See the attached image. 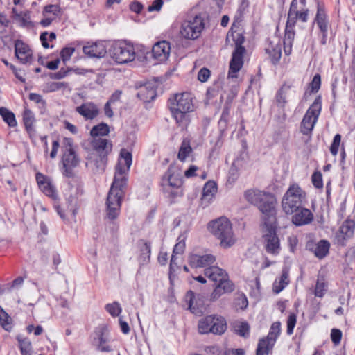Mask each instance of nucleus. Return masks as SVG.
Listing matches in <instances>:
<instances>
[{
	"mask_svg": "<svg viewBox=\"0 0 355 355\" xmlns=\"http://www.w3.org/2000/svg\"><path fill=\"white\" fill-rule=\"evenodd\" d=\"M132 163V153L127 149L122 148L115 166L114 180L106 200V215L111 220H115L120 214L124 188L127 184L128 172Z\"/></svg>",
	"mask_w": 355,
	"mask_h": 355,
	"instance_id": "obj_1",
	"label": "nucleus"
},
{
	"mask_svg": "<svg viewBox=\"0 0 355 355\" xmlns=\"http://www.w3.org/2000/svg\"><path fill=\"white\" fill-rule=\"evenodd\" d=\"M193 100L189 92L176 94L168 100L172 116L182 129L186 128L191 121L189 114L194 110Z\"/></svg>",
	"mask_w": 355,
	"mask_h": 355,
	"instance_id": "obj_2",
	"label": "nucleus"
},
{
	"mask_svg": "<svg viewBox=\"0 0 355 355\" xmlns=\"http://www.w3.org/2000/svg\"><path fill=\"white\" fill-rule=\"evenodd\" d=\"M245 200L257 206L262 214V220H273L277 215V201L273 195L257 189H248L244 193Z\"/></svg>",
	"mask_w": 355,
	"mask_h": 355,
	"instance_id": "obj_3",
	"label": "nucleus"
},
{
	"mask_svg": "<svg viewBox=\"0 0 355 355\" xmlns=\"http://www.w3.org/2000/svg\"><path fill=\"white\" fill-rule=\"evenodd\" d=\"M205 276L217 283L211 295L212 300H218L222 295L229 293L234 290V284L229 279L228 274L218 266H211L205 269Z\"/></svg>",
	"mask_w": 355,
	"mask_h": 355,
	"instance_id": "obj_4",
	"label": "nucleus"
},
{
	"mask_svg": "<svg viewBox=\"0 0 355 355\" xmlns=\"http://www.w3.org/2000/svg\"><path fill=\"white\" fill-rule=\"evenodd\" d=\"M209 232L218 240L220 245L223 248L232 247L236 242L232 226L230 221L225 217H220L208 224Z\"/></svg>",
	"mask_w": 355,
	"mask_h": 355,
	"instance_id": "obj_5",
	"label": "nucleus"
},
{
	"mask_svg": "<svg viewBox=\"0 0 355 355\" xmlns=\"http://www.w3.org/2000/svg\"><path fill=\"white\" fill-rule=\"evenodd\" d=\"M306 192L297 184H292L284 194L282 199V207L286 214H292L297 209L301 208L306 200Z\"/></svg>",
	"mask_w": 355,
	"mask_h": 355,
	"instance_id": "obj_6",
	"label": "nucleus"
},
{
	"mask_svg": "<svg viewBox=\"0 0 355 355\" xmlns=\"http://www.w3.org/2000/svg\"><path fill=\"white\" fill-rule=\"evenodd\" d=\"M231 35L235 43V49L230 62L228 77L236 78L237 77L236 73L243 64V55L245 53V49L242 45L245 42V37L241 33L238 31H232Z\"/></svg>",
	"mask_w": 355,
	"mask_h": 355,
	"instance_id": "obj_7",
	"label": "nucleus"
},
{
	"mask_svg": "<svg viewBox=\"0 0 355 355\" xmlns=\"http://www.w3.org/2000/svg\"><path fill=\"white\" fill-rule=\"evenodd\" d=\"M263 223V239L267 252L277 255L280 251V241L277 235V217L269 220L268 218L262 220Z\"/></svg>",
	"mask_w": 355,
	"mask_h": 355,
	"instance_id": "obj_8",
	"label": "nucleus"
},
{
	"mask_svg": "<svg viewBox=\"0 0 355 355\" xmlns=\"http://www.w3.org/2000/svg\"><path fill=\"white\" fill-rule=\"evenodd\" d=\"M108 52L112 60L121 64L133 61L136 55L133 45L123 40L113 43Z\"/></svg>",
	"mask_w": 355,
	"mask_h": 355,
	"instance_id": "obj_9",
	"label": "nucleus"
},
{
	"mask_svg": "<svg viewBox=\"0 0 355 355\" xmlns=\"http://www.w3.org/2000/svg\"><path fill=\"white\" fill-rule=\"evenodd\" d=\"M162 190L172 197L181 195L180 188L182 184L181 173L180 170L170 166L162 179Z\"/></svg>",
	"mask_w": 355,
	"mask_h": 355,
	"instance_id": "obj_10",
	"label": "nucleus"
},
{
	"mask_svg": "<svg viewBox=\"0 0 355 355\" xmlns=\"http://www.w3.org/2000/svg\"><path fill=\"white\" fill-rule=\"evenodd\" d=\"M321 98L318 96L307 110L300 124V132L305 135H310L318 121L321 112Z\"/></svg>",
	"mask_w": 355,
	"mask_h": 355,
	"instance_id": "obj_11",
	"label": "nucleus"
},
{
	"mask_svg": "<svg viewBox=\"0 0 355 355\" xmlns=\"http://www.w3.org/2000/svg\"><path fill=\"white\" fill-rule=\"evenodd\" d=\"M198 331L200 334L213 333L222 334L226 330V321L221 316L208 315L201 319L198 322Z\"/></svg>",
	"mask_w": 355,
	"mask_h": 355,
	"instance_id": "obj_12",
	"label": "nucleus"
},
{
	"mask_svg": "<svg viewBox=\"0 0 355 355\" xmlns=\"http://www.w3.org/2000/svg\"><path fill=\"white\" fill-rule=\"evenodd\" d=\"M204 27L203 19L200 16H195L182 24L180 34L185 39L196 40L200 37Z\"/></svg>",
	"mask_w": 355,
	"mask_h": 355,
	"instance_id": "obj_13",
	"label": "nucleus"
},
{
	"mask_svg": "<svg viewBox=\"0 0 355 355\" xmlns=\"http://www.w3.org/2000/svg\"><path fill=\"white\" fill-rule=\"evenodd\" d=\"M65 150L62 156V163L64 168V175L67 177L72 176L71 169L78 164V159L72 148V141L69 139H65Z\"/></svg>",
	"mask_w": 355,
	"mask_h": 355,
	"instance_id": "obj_14",
	"label": "nucleus"
},
{
	"mask_svg": "<svg viewBox=\"0 0 355 355\" xmlns=\"http://www.w3.org/2000/svg\"><path fill=\"white\" fill-rule=\"evenodd\" d=\"M216 257L206 252H193L189 257V263L191 267L203 268L212 264L215 262Z\"/></svg>",
	"mask_w": 355,
	"mask_h": 355,
	"instance_id": "obj_15",
	"label": "nucleus"
},
{
	"mask_svg": "<svg viewBox=\"0 0 355 355\" xmlns=\"http://www.w3.org/2000/svg\"><path fill=\"white\" fill-rule=\"evenodd\" d=\"M309 10L303 9L298 10V3L297 0H292L288 12L287 23L290 26H295L297 20L306 22L308 20Z\"/></svg>",
	"mask_w": 355,
	"mask_h": 355,
	"instance_id": "obj_16",
	"label": "nucleus"
},
{
	"mask_svg": "<svg viewBox=\"0 0 355 355\" xmlns=\"http://www.w3.org/2000/svg\"><path fill=\"white\" fill-rule=\"evenodd\" d=\"M35 178L39 188L46 196L52 199L58 198L56 189L49 177L38 172L36 173Z\"/></svg>",
	"mask_w": 355,
	"mask_h": 355,
	"instance_id": "obj_17",
	"label": "nucleus"
},
{
	"mask_svg": "<svg viewBox=\"0 0 355 355\" xmlns=\"http://www.w3.org/2000/svg\"><path fill=\"white\" fill-rule=\"evenodd\" d=\"M291 215V222L297 227L309 225L311 223L314 219V216L311 211L302 206L301 208L297 209Z\"/></svg>",
	"mask_w": 355,
	"mask_h": 355,
	"instance_id": "obj_18",
	"label": "nucleus"
},
{
	"mask_svg": "<svg viewBox=\"0 0 355 355\" xmlns=\"http://www.w3.org/2000/svg\"><path fill=\"white\" fill-rule=\"evenodd\" d=\"M15 54L21 64L31 63L33 62L32 50L21 40L15 41Z\"/></svg>",
	"mask_w": 355,
	"mask_h": 355,
	"instance_id": "obj_19",
	"label": "nucleus"
},
{
	"mask_svg": "<svg viewBox=\"0 0 355 355\" xmlns=\"http://www.w3.org/2000/svg\"><path fill=\"white\" fill-rule=\"evenodd\" d=\"M170 52V43L165 40L157 42L152 48L153 58L156 60L157 62L166 61L169 57Z\"/></svg>",
	"mask_w": 355,
	"mask_h": 355,
	"instance_id": "obj_20",
	"label": "nucleus"
},
{
	"mask_svg": "<svg viewBox=\"0 0 355 355\" xmlns=\"http://www.w3.org/2000/svg\"><path fill=\"white\" fill-rule=\"evenodd\" d=\"M306 248L312 252L317 258L322 259L328 254L330 243L327 240H320L318 243L309 241L306 245Z\"/></svg>",
	"mask_w": 355,
	"mask_h": 355,
	"instance_id": "obj_21",
	"label": "nucleus"
},
{
	"mask_svg": "<svg viewBox=\"0 0 355 355\" xmlns=\"http://www.w3.org/2000/svg\"><path fill=\"white\" fill-rule=\"evenodd\" d=\"M83 53L91 58H103L107 53L106 46L103 42L87 43L83 48Z\"/></svg>",
	"mask_w": 355,
	"mask_h": 355,
	"instance_id": "obj_22",
	"label": "nucleus"
},
{
	"mask_svg": "<svg viewBox=\"0 0 355 355\" xmlns=\"http://www.w3.org/2000/svg\"><path fill=\"white\" fill-rule=\"evenodd\" d=\"M217 189V184L214 181H208L204 185L202 197L200 198L201 205L203 206V207H207L213 201Z\"/></svg>",
	"mask_w": 355,
	"mask_h": 355,
	"instance_id": "obj_23",
	"label": "nucleus"
},
{
	"mask_svg": "<svg viewBox=\"0 0 355 355\" xmlns=\"http://www.w3.org/2000/svg\"><path fill=\"white\" fill-rule=\"evenodd\" d=\"M155 83L147 82L141 85L137 92V97L144 102H150L156 96V89Z\"/></svg>",
	"mask_w": 355,
	"mask_h": 355,
	"instance_id": "obj_24",
	"label": "nucleus"
},
{
	"mask_svg": "<svg viewBox=\"0 0 355 355\" xmlns=\"http://www.w3.org/2000/svg\"><path fill=\"white\" fill-rule=\"evenodd\" d=\"M137 248L139 250V261L141 266L147 264L150 261L151 254L150 243L144 240L140 239L137 241Z\"/></svg>",
	"mask_w": 355,
	"mask_h": 355,
	"instance_id": "obj_25",
	"label": "nucleus"
},
{
	"mask_svg": "<svg viewBox=\"0 0 355 355\" xmlns=\"http://www.w3.org/2000/svg\"><path fill=\"white\" fill-rule=\"evenodd\" d=\"M76 111L87 120L94 119L99 113L98 108L92 103H83L80 106H78Z\"/></svg>",
	"mask_w": 355,
	"mask_h": 355,
	"instance_id": "obj_26",
	"label": "nucleus"
},
{
	"mask_svg": "<svg viewBox=\"0 0 355 355\" xmlns=\"http://www.w3.org/2000/svg\"><path fill=\"white\" fill-rule=\"evenodd\" d=\"M92 146L97 153L107 155L112 150V144L107 139L95 137L92 141Z\"/></svg>",
	"mask_w": 355,
	"mask_h": 355,
	"instance_id": "obj_27",
	"label": "nucleus"
},
{
	"mask_svg": "<svg viewBox=\"0 0 355 355\" xmlns=\"http://www.w3.org/2000/svg\"><path fill=\"white\" fill-rule=\"evenodd\" d=\"M315 21L323 34V37H325L328 31V22L327 20V15L324 10L320 7L318 8Z\"/></svg>",
	"mask_w": 355,
	"mask_h": 355,
	"instance_id": "obj_28",
	"label": "nucleus"
},
{
	"mask_svg": "<svg viewBox=\"0 0 355 355\" xmlns=\"http://www.w3.org/2000/svg\"><path fill=\"white\" fill-rule=\"evenodd\" d=\"M355 223L353 220H347L340 226L338 236H341L343 240L351 238L354 234Z\"/></svg>",
	"mask_w": 355,
	"mask_h": 355,
	"instance_id": "obj_29",
	"label": "nucleus"
},
{
	"mask_svg": "<svg viewBox=\"0 0 355 355\" xmlns=\"http://www.w3.org/2000/svg\"><path fill=\"white\" fill-rule=\"evenodd\" d=\"M185 248V243L183 241H179L175 244L173 248V254L170 262V271H175L177 267L176 259L178 254H181Z\"/></svg>",
	"mask_w": 355,
	"mask_h": 355,
	"instance_id": "obj_30",
	"label": "nucleus"
},
{
	"mask_svg": "<svg viewBox=\"0 0 355 355\" xmlns=\"http://www.w3.org/2000/svg\"><path fill=\"white\" fill-rule=\"evenodd\" d=\"M288 272L286 270H283L279 279L275 280L273 284L272 289L274 293H280L288 284Z\"/></svg>",
	"mask_w": 355,
	"mask_h": 355,
	"instance_id": "obj_31",
	"label": "nucleus"
},
{
	"mask_svg": "<svg viewBox=\"0 0 355 355\" xmlns=\"http://www.w3.org/2000/svg\"><path fill=\"white\" fill-rule=\"evenodd\" d=\"M327 291V284L322 276H318L314 289V295L318 297H322Z\"/></svg>",
	"mask_w": 355,
	"mask_h": 355,
	"instance_id": "obj_32",
	"label": "nucleus"
},
{
	"mask_svg": "<svg viewBox=\"0 0 355 355\" xmlns=\"http://www.w3.org/2000/svg\"><path fill=\"white\" fill-rule=\"evenodd\" d=\"M266 53H268L270 61L273 64H276L279 61L282 57V48L279 45L275 46H270L266 49Z\"/></svg>",
	"mask_w": 355,
	"mask_h": 355,
	"instance_id": "obj_33",
	"label": "nucleus"
},
{
	"mask_svg": "<svg viewBox=\"0 0 355 355\" xmlns=\"http://www.w3.org/2000/svg\"><path fill=\"white\" fill-rule=\"evenodd\" d=\"M0 115L10 127H15L17 125L15 114L7 108L3 107H0Z\"/></svg>",
	"mask_w": 355,
	"mask_h": 355,
	"instance_id": "obj_34",
	"label": "nucleus"
},
{
	"mask_svg": "<svg viewBox=\"0 0 355 355\" xmlns=\"http://www.w3.org/2000/svg\"><path fill=\"white\" fill-rule=\"evenodd\" d=\"M110 132L109 126L105 123H100L92 128L90 131V135L94 138L99 137L100 136L107 135Z\"/></svg>",
	"mask_w": 355,
	"mask_h": 355,
	"instance_id": "obj_35",
	"label": "nucleus"
},
{
	"mask_svg": "<svg viewBox=\"0 0 355 355\" xmlns=\"http://www.w3.org/2000/svg\"><path fill=\"white\" fill-rule=\"evenodd\" d=\"M16 20L20 23V26L26 28H33L34 26L31 20L29 12L16 13Z\"/></svg>",
	"mask_w": 355,
	"mask_h": 355,
	"instance_id": "obj_36",
	"label": "nucleus"
},
{
	"mask_svg": "<svg viewBox=\"0 0 355 355\" xmlns=\"http://www.w3.org/2000/svg\"><path fill=\"white\" fill-rule=\"evenodd\" d=\"M192 148L190 146V143L187 140H183L181 144L178 157V159L183 162L185 159L189 156V155L191 153Z\"/></svg>",
	"mask_w": 355,
	"mask_h": 355,
	"instance_id": "obj_37",
	"label": "nucleus"
},
{
	"mask_svg": "<svg viewBox=\"0 0 355 355\" xmlns=\"http://www.w3.org/2000/svg\"><path fill=\"white\" fill-rule=\"evenodd\" d=\"M272 347L273 345H270L268 340L262 338L258 343L256 355H268L269 351Z\"/></svg>",
	"mask_w": 355,
	"mask_h": 355,
	"instance_id": "obj_38",
	"label": "nucleus"
},
{
	"mask_svg": "<svg viewBox=\"0 0 355 355\" xmlns=\"http://www.w3.org/2000/svg\"><path fill=\"white\" fill-rule=\"evenodd\" d=\"M61 12V8L58 4H50L44 6L42 15L44 17L52 15L53 17L58 16Z\"/></svg>",
	"mask_w": 355,
	"mask_h": 355,
	"instance_id": "obj_39",
	"label": "nucleus"
},
{
	"mask_svg": "<svg viewBox=\"0 0 355 355\" xmlns=\"http://www.w3.org/2000/svg\"><path fill=\"white\" fill-rule=\"evenodd\" d=\"M69 87L68 83L66 82H51L45 85L46 92H53L60 89H65Z\"/></svg>",
	"mask_w": 355,
	"mask_h": 355,
	"instance_id": "obj_40",
	"label": "nucleus"
},
{
	"mask_svg": "<svg viewBox=\"0 0 355 355\" xmlns=\"http://www.w3.org/2000/svg\"><path fill=\"white\" fill-rule=\"evenodd\" d=\"M294 28L295 26H290L289 24L286 22L284 41L285 45H288L289 46H292L295 35Z\"/></svg>",
	"mask_w": 355,
	"mask_h": 355,
	"instance_id": "obj_41",
	"label": "nucleus"
},
{
	"mask_svg": "<svg viewBox=\"0 0 355 355\" xmlns=\"http://www.w3.org/2000/svg\"><path fill=\"white\" fill-rule=\"evenodd\" d=\"M23 121L26 130H31L35 121L34 114L29 109H25L23 113Z\"/></svg>",
	"mask_w": 355,
	"mask_h": 355,
	"instance_id": "obj_42",
	"label": "nucleus"
},
{
	"mask_svg": "<svg viewBox=\"0 0 355 355\" xmlns=\"http://www.w3.org/2000/svg\"><path fill=\"white\" fill-rule=\"evenodd\" d=\"M10 318L8 314L0 306V323L1 327L6 331H9L12 326Z\"/></svg>",
	"mask_w": 355,
	"mask_h": 355,
	"instance_id": "obj_43",
	"label": "nucleus"
},
{
	"mask_svg": "<svg viewBox=\"0 0 355 355\" xmlns=\"http://www.w3.org/2000/svg\"><path fill=\"white\" fill-rule=\"evenodd\" d=\"M56 38V35L55 33L52 32L49 34L47 32H44L40 35V39L42 42V44L44 48L48 49L49 47H53V46H50L48 41L52 42L55 40Z\"/></svg>",
	"mask_w": 355,
	"mask_h": 355,
	"instance_id": "obj_44",
	"label": "nucleus"
},
{
	"mask_svg": "<svg viewBox=\"0 0 355 355\" xmlns=\"http://www.w3.org/2000/svg\"><path fill=\"white\" fill-rule=\"evenodd\" d=\"M105 309L113 317L118 316L122 311L119 303L117 302H114L112 304H107L105 306Z\"/></svg>",
	"mask_w": 355,
	"mask_h": 355,
	"instance_id": "obj_45",
	"label": "nucleus"
},
{
	"mask_svg": "<svg viewBox=\"0 0 355 355\" xmlns=\"http://www.w3.org/2000/svg\"><path fill=\"white\" fill-rule=\"evenodd\" d=\"M235 331L241 336L246 337L249 335L250 327L247 322H239L234 326Z\"/></svg>",
	"mask_w": 355,
	"mask_h": 355,
	"instance_id": "obj_46",
	"label": "nucleus"
},
{
	"mask_svg": "<svg viewBox=\"0 0 355 355\" xmlns=\"http://www.w3.org/2000/svg\"><path fill=\"white\" fill-rule=\"evenodd\" d=\"M108 340L104 336V334L101 333L99 336V344L98 349L102 352H110L112 350L111 346L107 344Z\"/></svg>",
	"mask_w": 355,
	"mask_h": 355,
	"instance_id": "obj_47",
	"label": "nucleus"
},
{
	"mask_svg": "<svg viewBox=\"0 0 355 355\" xmlns=\"http://www.w3.org/2000/svg\"><path fill=\"white\" fill-rule=\"evenodd\" d=\"M341 142V135L340 134H336L334 139L333 141L330 146V152L332 155H337L339 150V146Z\"/></svg>",
	"mask_w": 355,
	"mask_h": 355,
	"instance_id": "obj_48",
	"label": "nucleus"
},
{
	"mask_svg": "<svg viewBox=\"0 0 355 355\" xmlns=\"http://www.w3.org/2000/svg\"><path fill=\"white\" fill-rule=\"evenodd\" d=\"M312 183L315 188L320 189L323 187L322 175L320 171H315L311 177Z\"/></svg>",
	"mask_w": 355,
	"mask_h": 355,
	"instance_id": "obj_49",
	"label": "nucleus"
},
{
	"mask_svg": "<svg viewBox=\"0 0 355 355\" xmlns=\"http://www.w3.org/2000/svg\"><path fill=\"white\" fill-rule=\"evenodd\" d=\"M297 321L296 315L294 313H291L287 320V334L288 335H291L293 333V329L295 326Z\"/></svg>",
	"mask_w": 355,
	"mask_h": 355,
	"instance_id": "obj_50",
	"label": "nucleus"
},
{
	"mask_svg": "<svg viewBox=\"0 0 355 355\" xmlns=\"http://www.w3.org/2000/svg\"><path fill=\"white\" fill-rule=\"evenodd\" d=\"M320 85H321V77L319 74H315L313 76V80L309 85V86L311 87V92L313 93L317 92L320 87Z\"/></svg>",
	"mask_w": 355,
	"mask_h": 355,
	"instance_id": "obj_51",
	"label": "nucleus"
},
{
	"mask_svg": "<svg viewBox=\"0 0 355 355\" xmlns=\"http://www.w3.org/2000/svg\"><path fill=\"white\" fill-rule=\"evenodd\" d=\"M186 300L188 301L189 309L191 311L194 312V310L196 309L197 305L195 303L196 295L192 291H189L187 293Z\"/></svg>",
	"mask_w": 355,
	"mask_h": 355,
	"instance_id": "obj_52",
	"label": "nucleus"
},
{
	"mask_svg": "<svg viewBox=\"0 0 355 355\" xmlns=\"http://www.w3.org/2000/svg\"><path fill=\"white\" fill-rule=\"evenodd\" d=\"M75 51L73 47H64L60 52V57L64 62L69 60Z\"/></svg>",
	"mask_w": 355,
	"mask_h": 355,
	"instance_id": "obj_53",
	"label": "nucleus"
},
{
	"mask_svg": "<svg viewBox=\"0 0 355 355\" xmlns=\"http://www.w3.org/2000/svg\"><path fill=\"white\" fill-rule=\"evenodd\" d=\"M342 338V331L338 329H333L331 332V339L335 345L340 344Z\"/></svg>",
	"mask_w": 355,
	"mask_h": 355,
	"instance_id": "obj_54",
	"label": "nucleus"
},
{
	"mask_svg": "<svg viewBox=\"0 0 355 355\" xmlns=\"http://www.w3.org/2000/svg\"><path fill=\"white\" fill-rule=\"evenodd\" d=\"M210 76V71L207 68L201 69L198 73V79L202 82H206Z\"/></svg>",
	"mask_w": 355,
	"mask_h": 355,
	"instance_id": "obj_55",
	"label": "nucleus"
},
{
	"mask_svg": "<svg viewBox=\"0 0 355 355\" xmlns=\"http://www.w3.org/2000/svg\"><path fill=\"white\" fill-rule=\"evenodd\" d=\"M19 348L21 352H26V351H31V343L27 339L20 340Z\"/></svg>",
	"mask_w": 355,
	"mask_h": 355,
	"instance_id": "obj_56",
	"label": "nucleus"
},
{
	"mask_svg": "<svg viewBox=\"0 0 355 355\" xmlns=\"http://www.w3.org/2000/svg\"><path fill=\"white\" fill-rule=\"evenodd\" d=\"M163 5V0H154L150 6H148V11H159Z\"/></svg>",
	"mask_w": 355,
	"mask_h": 355,
	"instance_id": "obj_57",
	"label": "nucleus"
},
{
	"mask_svg": "<svg viewBox=\"0 0 355 355\" xmlns=\"http://www.w3.org/2000/svg\"><path fill=\"white\" fill-rule=\"evenodd\" d=\"M29 99L35 103L39 104H44L45 101L43 100L42 96L35 93H31L29 94Z\"/></svg>",
	"mask_w": 355,
	"mask_h": 355,
	"instance_id": "obj_58",
	"label": "nucleus"
},
{
	"mask_svg": "<svg viewBox=\"0 0 355 355\" xmlns=\"http://www.w3.org/2000/svg\"><path fill=\"white\" fill-rule=\"evenodd\" d=\"M130 8L132 11L136 13H139L143 9V5L139 1H134L131 3Z\"/></svg>",
	"mask_w": 355,
	"mask_h": 355,
	"instance_id": "obj_59",
	"label": "nucleus"
},
{
	"mask_svg": "<svg viewBox=\"0 0 355 355\" xmlns=\"http://www.w3.org/2000/svg\"><path fill=\"white\" fill-rule=\"evenodd\" d=\"M245 352L242 349H227L225 355H244Z\"/></svg>",
	"mask_w": 355,
	"mask_h": 355,
	"instance_id": "obj_60",
	"label": "nucleus"
},
{
	"mask_svg": "<svg viewBox=\"0 0 355 355\" xmlns=\"http://www.w3.org/2000/svg\"><path fill=\"white\" fill-rule=\"evenodd\" d=\"M67 75V71L60 70L56 73H51L50 78L52 79L60 80V79H62V78H64V77H66Z\"/></svg>",
	"mask_w": 355,
	"mask_h": 355,
	"instance_id": "obj_61",
	"label": "nucleus"
},
{
	"mask_svg": "<svg viewBox=\"0 0 355 355\" xmlns=\"http://www.w3.org/2000/svg\"><path fill=\"white\" fill-rule=\"evenodd\" d=\"M63 123H64V128L68 130L72 134L75 135V134H76L78 132L77 128L74 125H73L71 123H69V121H64L63 122Z\"/></svg>",
	"mask_w": 355,
	"mask_h": 355,
	"instance_id": "obj_62",
	"label": "nucleus"
},
{
	"mask_svg": "<svg viewBox=\"0 0 355 355\" xmlns=\"http://www.w3.org/2000/svg\"><path fill=\"white\" fill-rule=\"evenodd\" d=\"M121 91L116 90L114 93L112 94L107 102L112 104L118 101L121 98Z\"/></svg>",
	"mask_w": 355,
	"mask_h": 355,
	"instance_id": "obj_63",
	"label": "nucleus"
},
{
	"mask_svg": "<svg viewBox=\"0 0 355 355\" xmlns=\"http://www.w3.org/2000/svg\"><path fill=\"white\" fill-rule=\"evenodd\" d=\"M168 261V254L161 251L158 255V261L161 265H166Z\"/></svg>",
	"mask_w": 355,
	"mask_h": 355,
	"instance_id": "obj_64",
	"label": "nucleus"
}]
</instances>
